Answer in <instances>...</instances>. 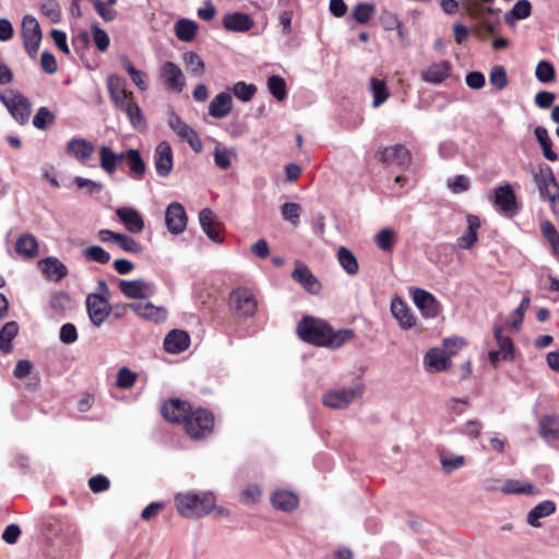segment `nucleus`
<instances>
[{
  "instance_id": "nucleus-1",
  "label": "nucleus",
  "mask_w": 559,
  "mask_h": 559,
  "mask_svg": "<svg viewBox=\"0 0 559 559\" xmlns=\"http://www.w3.org/2000/svg\"><path fill=\"white\" fill-rule=\"evenodd\" d=\"M215 497L212 492H185L175 497L178 512L185 518H201L209 514L215 507Z\"/></svg>"
},
{
  "instance_id": "nucleus-2",
  "label": "nucleus",
  "mask_w": 559,
  "mask_h": 559,
  "mask_svg": "<svg viewBox=\"0 0 559 559\" xmlns=\"http://www.w3.org/2000/svg\"><path fill=\"white\" fill-rule=\"evenodd\" d=\"M534 181L540 199L548 202L551 212H557L556 207H559L557 205L559 201V185L552 169L548 165H542L534 175Z\"/></svg>"
},
{
  "instance_id": "nucleus-3",
  "label": "nucleus",
  "mask_w": 559,
  "mask_h": 559,
  "mask_svg": "<svg viewBox=\"0 0 559 559\" xmlns=\"http://www.w3.org/2000/svg\"><path fill=\"white\" fill-rule=\"evenodd\" d=\"M0 102L20 124H25L28 121L32 103L22 93L16 90H8L0 94Z\"/></svg>"
},
{
  "instance_id": "nucleus-4",
  "label": "nucleus",
  "mask_w": 559,
  "mask_h": 559,
  "mask_svg": "<svg viewBox=\"0 0 559 559\" xmlns=\"http://www.w3.org/2000/svg\"><path fill=\"white\" fill-rule=\"evenodd\" d=\"M183 423L187 433L193 439H200L212 431L214 417L206 409L191 411L190 408Z\"/></svg>"
},
{
  "instance_id": "nucleus-5",
  "label": "nucleus",
  "mask_w": 559,
  "mask_h": 559,
  "mask_svg": "<svg viewBox=\"0 0 559 559\" xmlns=\"http://www.w3.org/2000/svg\"><path fill=\"white\" fill-rule=\"evenodd\" d=\"M329 328L330 326L321 320L306 317L298 323L297 332L302 341L318 346H324Z\"/></svg>"
},
{
  "instance_id": "nucleus-6",
  "label": "nucleus",
  "mask_w": 559,
  "mask_h": 559,
  "mask_svg": "<svg viewBox=\"0 0 559 559\" xmlns=\"http://www.w3.org/2000/svg\"><path fill=\"white\" fill-rule=\"evenodd\" d=\"M362 390L360 384L331 390L323 394L322 403L330 408L344 409L362 394Z\"/></svg>"
},
{
  "instance_id": "nucleus-7",
  "label": "nucleus",
  "mask_w": 559,
  "mask_h": 559,
  "mask_svg": "<svg viewBox=\"0 0 559 559\" xmlns=\"http://www.w3.org/2000/svg\"><path fill=\"white\" fill-rule=\"evenodd\" d=\"M493 336L498 349L489 350L488 360L491 366L497 367L501 360L511 361L514 359V344L511 337L503 334V328L500 324L493 325Z\"/></svg>"
},
{
  "instance_id": "nucleus-8",
  "label": "nucleus",
  "mask_w": 559,
  "mask_h": 559,
  "mask_svg": "<svg viewBox=\"0 0 559 559\" xmlns=\"http://www.w3.org/2000/svg\"><path fill=\"white\" fill-rule=\"evenodd\" d=\"M22 37L25 50L34 59L37 56L43 35L40 25L33 15H25L23 17Z\"/></svg>"
},
{
  "instance_id": "nucleus-9",
  "label": "nucleus",
  "mask_w": 559,
  "mask_h": 559,
  "mask_svg": "<svg viewBox=\"0 0 559 559\" xmlns=\"http://www.w3.org/2000/svg\"><path fill=\"white\" fill-rule=\"evenodd\" d=\"M167 122L169 128L180 138L181 141L187 142L192 151L195 153L202 152L203 145L199 134L178 115L170 112Z\"/></svg>"
},
{
  "instance_id": "nucleus-10",
  "label": "nucleus",
  "mask_w": 559,
  "mask_h": 559,
  "mask_svg": "<svg viewBox=\"0 0 559 559\" xmlns=\"http://www.w3.org/2000/svg\"><path fill=\"white\" fill-rule=\"evenodd\" d=\"M230 309L240 317H252L257 311L253 293L247 288H237L229 296Z\"/></svg>"
},
{
  "instance_id": "nucleus-11",
  "label": "nucleus",
  "mask_w": 559,
  "mask_h": 559,
  "mask_svg": "<svg viewBox=\"0 0 559 559\" xmlns=\"http://www.w3.org/2000/svg\"><path fill=\"white\" fill-rule=\"evenodd\" d=\"M188 224V215L183 205L179 202H171L165 211V225L167 230L177 236L182 234Z\"/></svg>"
},
{
  "instance_id": "nucleus-12",
  "label": "nucleus",
  "mask_w": 559,
  "mask_h": 559,
  "mask_svg": "<svg viewBox=\"0 0 559 559\" xmlns=\"http://www.w3.org/2000/svg\"><path fill=\"white\" fill-rule=\"evenodd\" d=\"M86 309L92 324L96 328L102 326L112 311L109 300L97 295H87Z\"/></svg>"
},
{
  "instance_id": "nucleus-13",
  "label": "nucleus",
  "mask_w": 559,
  "mask_h": 559,
  "mask_svg": "<svg viewBox=\"0 0 559 559\" xmlns=\"http://www.w3.org/2000/svg\"><path fill=\"white\" fill-rule=\"evenodd\" d=\"M120 292L127 298L133 299H146L155 294V285L152 282L145 280H120L118 283Z\"/></svg>"
},
{
  "instance_id": "nucleus-14",
  "label": "nucleus",
  "mask_w": 559,
  "mask_h": 559,
  "mask_svg": "<svg viewBox=\"0 0 559 559\" xmlns=\"http://www.w3.org/2000/svg\"><path fill=\"white\" fill-rule=\"evenodd\" d=\"M126 84V80L117 74H111L107 79L110 99L118 109L134 100L133 93L127 91Z\"/></svg>"
},
{
  "instance_id": "nucleus-15",
  "label": "nucleus",
  "mask_w": 559,
  "mask_h": 559,
  "mask_svg": "<svg viewBox=\"0 0 559 559\" xmlns=\"http://www.w3.org/2000/svg\"><path fill=\"white\" fill-rule=\"evenodd\" d=\"M159 75L168 90L176 93L182 92L186 85V79L182 70L175 62H164L159 69Z\"/></svg>"
},
{
  "instance_id": "nucleus-16",
  "label": "nucleus",
  "mask_w": 559,
  "mask_h": 559,
  "mask_svg": "<svg viewBox=\"0 0 559 559\" xmlns=\"http://www.w3.org/2000/svg\"><path fill=\"white\" fill-rule=\"evenodd\" d=\"M154 167L159 177L167 178L174 167V153L167 141L157 144L154 151Z\"/></svg>"
},
{
  "instance_id": "nucleus-17",
  "label": "nucleus",
  "mask_w": 559,
  "mask_h": 559,
  "mask_svg": "<svg viewBox=\"0 0 559 559\" xmlns=\"http://www.w3.org/2000/svg\"><path fill=\"white\" fill-rule=\"evenodd\" d=\"M412 296L414 304L425 318H436L440 313V302L429 292L421 288H413Z\"/></svg>"
},
{
  "instance_id": "nucleus-18",
  "label": "nucleus",
  "mask_w": 559,
  "mask_h": 559,
  "mask_svg": "<svg viewBox=\"0 0 559 559\" xmlns=\"http://www.w3.org/2000/svg\"><path fill=\"white\" fill-rule=\"evenodd\" d=\"M128 307L139 317L155 323L164 322L168 314L165 307L155 306L150 301L131 302Z\"/></svg>"
},
{
  "instance_id": "nucleus-19",
  "label": "nucleus",
  "mask_w": 559,
  "mask_h": 559,
  "mask_svg": "<svg viewBox=\"0 0 559 559\" xmlns=\"http://www.w3.org/2000/svg\"><path fill=\"white\" fill-rule=\"evenodd\" d=\"M38 269L49 281L60 282L68 275V267L56 257H47L38 261Z\"/></svg>"
},
{
  "instance_id": "nucleus-20",
  "label": "nucleus",
  "mask_w": 559,
  "mask_h": 559,
  "mask_svg": "<svg viewBox=\"0 0 559 559\" xmlns=\"http://www.w3.org/2000/svg\"><path fill=\"white\" fill-rule=\"evenodd\" d=\"M292 277L308 293L318 294L320 292L321 285L318 278L312 274L310 269L305 263L300 261L296 262V267L292 273Z\"/></svg>"
},
{
  "instance_id": "nucleus-21",
  "label": "nucleus",
  "mask_w": 559,
  "mask_h": 559,
  "mask_svg": "<svg viewBox=\"0 0 559 559\" xmlns=\"http://www.w3.org/2000/svg\"><path fill=\"white\" fill-rule=\"evenodd\" d=\"M424 365L428 372L444 371L451 366V357L444 348H431L424 357Z\"/></svg>"
},
{
  "instance_id": "nucleus-22",
  "label": "nucleus",
  "mask_w": 559,
  "mask_h": 559,
  "mask_svg": "<svg viewBox=\"0 0 559 559\" xmlns=\"http://www.w3.org/2000/svg\"><path fill=\"white\" fill-rule=\"evenodd\" d=\"M379 159L384 164H397L405 167L411 163V153L404 145L395 144L379 152Z\"/></svg>"
},
{
  "instance_id": "nucleus-23",
  "label": "nucleus",
  "mask_w": 559,
  "mask_h": 559,
  "mask_svg": "<svg viewBox=\"0 0 559 559\" xmlns=\"http://www.w3.org/2000/svg\"><path fill=\"white\" fill-rule=\"evenodd\" d=\"M116 215L130 233L139 234L144 229V219L135 209L119 207L116 210Z\"/></svg>"
},
{
  "instance_id": "nucleus-24",
  "label": "nucleus",
  "mask_w": 559,
  "mask_h": 559,
  "mask_svg": "<svg viewBox=\"0 0 559 559\" xmlns=\"http://www.w3.org/2000/svg\"><path fill=\"white\" fill-rule=\"evenodd\" d=\"M391 313L403 330H409L416 323V318L400 297L392 299Z\"/></svg>"
},
{
  "instance_id": "nucleus-25",
  "label": "nucleus",
  "mask_w": 559,
  "mask_h": 559,
  "mask_svg": "<svg viewBox=\"0 0 559 559\" xmlns=\"http://www.w3.org/2000/svg\"><path fill=\"white\" fill-rule=\"evenodd\" d=\"M66 151L80 163H85L93 155L95 147L93 143L86 139L73 138L68 141Z\"/></svg>"
},
{
  "instance_id": "nucleus-26",
  "label": "nucleus",
  "mask_w": 559,
  "mask_h": 559,
  "mask_svg": "<svg viewBox=\"0 0 559 559\" xmlns=\"http://www.w3.org/2000/svg\"><path fill=\"white\" fill-rule=\"evenodd\" d=\"M495 205L500 212L507 214L516 209V197L510 185L500 186L495 190Z\"/></svg>"
},
{
  "instance_id": "nucleus-27",
  "label": "nucleus",
  "mask_w": 559,
  "mask_h": 559,
  "mask_svg": "<svg viewBox=\"0 0 559 559\" xmlns=\"http://www.w3.org/2000/svg\"><path fill=\"white\" fill-rule=\"evenodd\" d=\"M189 409L190 405L188 403L174 399L163 405L162 414L168 421L181 423L185 421Z\"/></svg>"
},
{
  "instance_id": "nucleus-28",
  "label": "nucleus",
  "mask_w": 559,
  "mask_h": 559,
  "mask_svg": "<svg viewBox=\"0 0 559 559\" xmlns=\"http://www.w3.org/2000/svg\"><path fill=\"white\" fill-rule=\"evenodd\" d=\"M190 345V336L182 330L170 331L164 340V348L171 354H179Z\"/></svg>"
},
{
  "instance_id": "nucleus-29",
  "label": "nucleus",
  "mask_w": 559,
  "mask_h": 559,
  "mask_svg": "<svg viewBox=\"0 0 559 559\" xmlns=\"http://www.w3.org/2000/svg\"><path fill=\"white\" fill-rule=\"evenodd\" d=\"M254 25L253 20L247 13H228L223 19V26L230 32L245 33Z\"/></svg>"
},
{
  "instance_id": "nucleus-30",
  "label": "nucleus",
  "mask_w": 559,
  "mask_h": 559,
  "mask_svg": "<svg viewBox=\"0 0 559 559\" xmlns=\"http://www.w3.org/2000/svg\"><path fill=\"white\" fill-rule=\"evenodd\" d=\"M451 72V64L448 61H439L429 66L421 72V80L432 84H440L447 80Z\"/></svg>"
},
{
  "instance_id": "nucleus-31",
  "label": "nucleus",
  "mask_w": 559,
  "mask_h": 559,
  "mask_svg": "<svg viewBox=\"0 0 559 559\" xmlns=\"http://www.w3.org/2000/svg\"><path fill=\"white\" fill-rule=\"evenodd\" d=\"M556 509V503L552 500H544L530 510L526 522L532 527H540L539 520L554 514Z\"/></svg>"
},
{
  "instance_id": "nucleus-32",
  "label": "nucleus",
  "mask_w": 559,
  "mask_h": 559,
  "mask_svg": "<svg viewBox=\"0 0 559 559\" xmlns=\"http://www.w3.org/2000/svg\"><path fill=\"white\" fill-rule=\"evenodd\" d=\"M129 175L134 180H141L146 173V164L136 148L127 150V160Z\"/></svg>"
},
{
  "instance_id": "nucleus-33",
  "label": "nucleus",
  "mask_w": 559,
  "mask_h": 559,
  "mask_svg": "<svg viewBox=\"0 0 559 559\" xmlns=\"http://www.w3.org/2000/svg\"><path fill=\"white\" fill-rule=\"evenodd\" d=\"M231 96L228 93L217 94L210 103L209 114L217 119L226 117L231 110Z\"/></svg>"
},
{
  "instance_id": "nucleus-34",
  "label": "nucleus",
  "mask_w": 559,
  "mask_h": 559,
  "mask_svg": "<svg viewBox=\"0 0 559 559\" xmlns=\"http://www.w3.org/2000/svg\"><path fill=\"white\" fill-rule=\"evenodd\" d=\"M272 504L275 509L290 512L298 506V497L292 491L276 490L271 497Z\"/></svg>"
},
{
  "instance_id": "nucleus-35",
  "label": "nucleus",
  "mask_w": 559,
  "mask_h": 559,
  "mask_svg": "<svg viewBox=\"0 0 559 559\" xmlns=\"http://www.w3.org/2000/svg\"><path fill=\"white\" fill-rule=\"evenodd\" d=\"M539 432L547 442L559 440V416H545L539 423Z\"/></svg>"
},
{
  "instance_id": "nucleus-36",
  "label": "nucleus",
  "mask_w": 559,
  "mask_h": 559,
  "mask_svg": "<svg viewBox=\"0 0 559 559\" xmlns=\"http://www.w3.org/2000/svg\"><path fill=\"white\" fill-rule=\"evenodd\" d=\"M467 231L457 239L459 247L463 249H471L478 239L477 230L480 227V221L475 215H467Z\"/></svg>"
},
{
  "instance_id": "nucleus-37",
  "label": "nucleus",
  "mask_w": 559,
  "mask_h": 559,
  "mask_svg": "<svg viewBox=\"0 0 559 559\" xmlns=\"http://www.w3.org/2000/svg\"><path fill=\"white\" fill-rule=\"evenodd\" d=\"M439 459L442 469L447 474L460 469L465 464V457L463 455L454 454L444 448L439 450Z\"/></svg>"
},
{
  "instance_id": "nucleus-38",
  "label": "nucleus",
  "mask_w": 559,
  "mask_h": 559,
  "mask_svg": "<svg viewBox=\"0 0 559 559\" xmlns=\"http://www.w3.org/2000/svg\"><path fill=\"white\" fill-rule=\"evenodd\" d=\"M15 250L19 254L33 259L38 254V242L33 235L24 234L17 238Z\"/></svg>"
},
{
  "instance_id": "nucleus-39",
  "label": "nucleus",
  "mask_w": 559,
  "mask_h": 559,
  "mask_svg": "<svg viewBox=\"0 0 559 559\" xmlns=\"http://www.w3.org/2000/svg\"><path fill=\"white\" fill-rule=\"evenodd\" d=\"M120 110H122L127 115L131 126L134 129L139 131L145 130V118L140 106L134 100L124 105L122 108H120Z\"/></svg>"
},
{
  "instance_id": "nucleus-40",
  "label": "nucleus",
  "mask_w": 559,
  "mask_h": 559,
  "mask_svg": "<svg viewBox=\"0 0 559 559\" xmlns=\"http://www.w3.org/2000/svg\"><path fill=\"white\" fill-rule=\"evenodd\" d=\"M337 260L342 269L348 275H356L359 271V264L355 254L346 247H340L337 250Z\"/></svg>"
},
{
  "instance_id": "nucleus-41",
  "label": "nucleus",
  "mask_w": 559,
  "mask_h": 559,
  "mask_svg": "<svg viewBox=\"0 0 559 559\" xmlns=\"http://www.w3.org/2000/svg\"><path fill=\"white\" fill-rule=\"evenodd\" d=\"M532 13V5L528 0H519L511 11L504 14V22L508 25H513L516 20L527 19Z\"/></svg>"
},
{
  "instance_id": "nucleus-42",
  "label": "nucleus",
  "mask_w": 559,
  "mask_h": 559,
  "mask_svg": "<svg viewBox=\"0 0 559 559\" xmlns=\"http://www.w3.org/2000/svg\"><path fill=\"white\" fill-rule=\"evenodd\" d=\"M198 31V24L188 19H180L175 24V33L178 39L190 43L194 39Z\"/></svg>"
},
{
  "instance_id": "nucleus-43",
  "label": "nucleus",
  "mask_w": 559,
  "mask_h": 559,
  "mask_svg": "<svg viewBox=\"0 0 559 559\" xmlns=\"http://www.w3.org/2000/svg\"><path fill=\"white\" fill-rule=\"evenodd\" d=\"M99 166L107 175H114L118 168L116 152L107 145H102L98 150Z\"/></svg>"
},
{
  "instance_id": "nucleus-44",
  "label": "nucleus",
  "mask_w": 559,
  "mask_h": 559,
  "mask_svg": "<svg viewBox=\"0 0 559 559\" xmlns=\"http://www.w3.org/2000/svg\"><path fill=\"white\" fill-rule=\"evenodd\" d=\"M369 87L373 96V107L381 106L390 95L384 80L372 78L369 81Z\"/></svg>"
},
{
  "instance_id": "nucleus-45",
  "label": "nucleus",
  "mask_w": 559,
  "mask_h": 559,
  "mask_svg": "<svg viewBox=\"0 0 559 559\" xmlns=\"http://www.w3.org/2000/svg\"><path fill=\"white\" fill-rule=\"evenodd\" d=\"M19 331L16 322L11 321L5 323L0 330V349L3 353H10L12 350L11 342L15 337Z\"/></svg>"
},
{
  "instance_id": "nucleus-46",
  "label": "nucleus",
  "mask_w": 559,
  "mask_h": 559,
  "mask_svg": "<svg viewBox=\"0 0 559 559\" xmlns=\"http://www.w3.org/2000/svg\"><path fill=\"white\" fill-rule=\"evenodd\" d=\"M121 66L126 70V72L130 75L132 82L141 90H147V83L145 80V74L135 69L130 59L127 56L121 57Z\"/></svg>"
},
{
  "instance_id": "nucleus-47",
  "label": "nucleus",
  "mask_w": 559,
  "mask_h": 559,
  "mask_svg": "<svg viewBox=\"0 0 559 559\" xmlns=\"http://www.w3.org/2000/svg\"><path fill=\"white\" fill-rule=\"evenodd\" d=\"M502 492L518 495H536L538 490L531 483H521L519 480L511 479L503 484Z\"/></svg>"
},
{
  "instance_id": "nucleus-48",
  "label": "nucleus",
  "mask_w": 559,
  "mask_h": 559,
  "mask_svg": "<svg viewBox=\"0 0 559 559\" xmlns=\"http://www.w3.org/2000/svg\"><path fill=\"white\" fill-rule=\"evenodd\" d=\"M354 336V332L352 330H338L333 331L329 328L326 335V343H324L325 347L337 348L345 344Z\"/></svg>"
},
{
  "instance_id": "nucleus-49",
  "label": "nucleus",
  "mask_w": 559,
  "mask_h": 559,
  "mask_svg": "<svg viewBox=\"0 0 559 559\" xmlns=\"http://www.w3.org/2000/svg\"><path fill=\"white\" fill-rule=\"evenodd\" d=\"M540 231L543 237L548 241L551 246L552 251L556 255L559 257V233L551 222H543L540 224Z\"/></svg>"
},
{
  "instance_id": "nucleus-50",
  "label": "nucleus",
  "mask_w": 559,
  "mask_h": 559,
  "mask_svg": "<svg viewBox=\"0 0 559 559\" xmlns=\"http://www.w3.org/2000/svg\"><path fill=\"white\" fill-rule=\"evenodd\" d=\"M56 117L47 107L43 106L37 109L33 118V124L38 130H46L55 123Z\"/></svg>"
},
{
  "instance_id": "nucleus-51",
  "label": "nucleus",
  "mask_w": 559,
  "mask_h": 559,
  "mask_svg": "<svg viewBox=\"0 0 559 559\" xmlns=\"http://www.w3.org/2000/svg\"><path fill=\"white\" fill-rule=\"evenodd\" d=\"M83 257L88 261L106 264L110 260V253L99 246H90L82 251Z\"/></svg>"
},
{
  "instance_id": "nucleus-52",
  "label": "nucleus",
  "mask_w": 559,
  "mask_h": 559,
  "mask_svg": "<svg viewBox=\"0 0 559 559\" xmlns=\"http://www.w3.org/2000/svg\"><path fill=\"white\" fill-rule=\"evenodd\" d=\"M489 82L498 91L508 86L509 79L506 69L502 66H495L489 72Z\"/></svg>"
},
{
  "instance_id": "nucleus-53",
  "label": "nucleus",
  "mask_w": 559,
  "mask_h": 559,
  "mask_svg": "<svg viewBox=\"0 0 559 559\" xmlns=\"http://www.w3.org/2000/svg\"><path fill=\"white\" fill-rule=\"evenodd\" d=\"M281 213L285 221L292 225L298 226L301 214V206L295 202H286L281 206Z\"/></svg>"
},
{
  "instance_id": "nucleus-54",
  "label": "nucleus",
  "mask_w": 559,
  "mask_h": 559,
  "mask_svg": "<svg viewBox=\"0 0 559 559\" xmlns=\"http://www.w3.org/2000/svg\"><path fill=\"white\" fill-rule=\"evenodd\" d=\"M374 4L369 2H360L353 10V17L360 24H366L374 13Z\"/></svg>"
},
{
  "instance_id": "nucleus-55",
  "label": "nucleus",
  "mask_w": 559,
  "mask_h": 559,
  "mask_svg": "<svg viewBox=\"0 0 559 559\" xmlns=\"http://www.w3.org/2000/svg\"><path fill=\"white\" fill-rule=\"evenodd\" d=\"M555 68L546 60H542L537 63L535 69V76L540 83H550L555 80Z\"/></svg>"
},
{
  "instance_id": "nucleus-56",
  "label": "nucleus",
  "mask_w": 559,
  "mask_h": 559,
  "mask_svg": "<svg viewBox=\"0 0 559 559\" xmlns=\"http://www.w3.org/2000/svg\"><path fill=\"white\" fill-rule=\"evenodd\" d=\"M231 92L239 100L249 102L257 93V86L241 81L234 84Z\"/></svg>"
},
{
  "instance_id": "nucleus-57",
  "label": "nucleus",
  "mask_w": 559,
  "mask_h": 559,
  "mask_svg": "<svg viewBox=\"0 0 559 559\" xmlns=\"http://www.w3.org/2000/svg\"><path fill=\"white\" fill-rule=\"evenodd\" d=\"M267 87L270 93L277 99H285L286 93V82L283 78L278 75H272L267 80Z\"/></svg>"
},
{
  "instance_id": "nucleus-58",
  "label": "nucleus",
  "mask_w": 559,
  "mask_h": 559,
  "mask_svg": "<svg viewBox=\"0 0 559 559\" xmlns=\"http://www.w3.org/2000/svg\"><path fill=\"white\" fill-rule=\"evenodd\" d=\"M233 156H235L234 152L222 147L219 144H217L214 148L215 165L223 170H226L231 166Z\"/></svg>"
},
{
  "instance_id": "nucleus-59",
  "label": "nucleus",
  "mask_w": 559,
  "mask_h": 559,
  "mask_svg": "<svg viewBox=\"0 0 559 559\" xmlns=\"http://www.w3.org/2000/svg\"><path fill=\"white\" fill-rule=\"evenodd\" d=\"M395 240V233L391 228H383L376 235V243L382 251H391Z\"/></svg>"
},
{
  "instance_id": "nucleus-60",
  "label": "nucleus",
  "mask_w": 559,
  "mask_h": 559,
  "mask_svg": "<svg viewBox=\"0 0 559 559\" xmlns=\"http://www.w3.org/2000/svg\"><path fill=\"white\" fill-rule=\"evenodd\" d=\"M469 14L477 19L479 21V23L483 25V27L489 33V34H495L496 33V26L497 24L496 23H492L490 21L487 20L486 17V14L487 13H491L492 12V9L490 8H487V9H474V8H471L468 10Z\"/></svg>"
},
{
  "instance_id": "nucleus-61",
  "label": "nucleus",
  "mask_w": 559,
  "mask_h": 559,
  "mask_svg": "<svg viewBox=\"0 0 559 559\" xmlns=\"http://www.w3.org/2000/svg\"><path fill=\"white\" fill-rule=\"evenodd\" d=\"M73 181L78 189L84 190L88 195L97 194L103 190V185L92 179L75 177Z\"/></svg>"
},
{
  "instance_id": "nucleus-62",
  "label": "nucleus",
  "mask_w": 559,
  "mask_h": 559,
  "mask_svg": "<svg viewBox=\"0 0 559 559\" xmlns=\"http://www.w3.org/2000/svg\"><path fill=\"white\" fill-rule=\"evenodd\" d=\"M183 61L187 64L188 69L193 74H202L204 71V62L200 58V56L193 51L186 52L183 55Z\"/></svg>"
},
{
  "instance_id": "nucleus-63",
  "label": "nucleus",
  "mask_w": 559,
  "mask_h": 559,
  "mask_svg": "<svg viewBox=\"0 0 559 559\" xmlns=\"http://www.w3.org/2000/svg\"><path fill=\"white\" fill-rule=\"evenodd\" d=\"M136 381V373L131 371L127 367H122L119 369L117 373V386L121 389H129L131 388Z\"/></svg>"
},
{
  "instance_id": "nucleus-64",
  "label": "nucleus",
  "mask_w": 559,
  "mask_h": 559,
  "mask_svg": "<svg viewBox=\"0 0 559 559\" xmlns=\"http://www.w3.org/2000/svg\"><path fill=\"white\" fill-rule=\"evenodd\" d=\"M50 307L57 312H63L70 307V297L64 292H57L51 295Z\"/></svg>"
}]
</instances>
